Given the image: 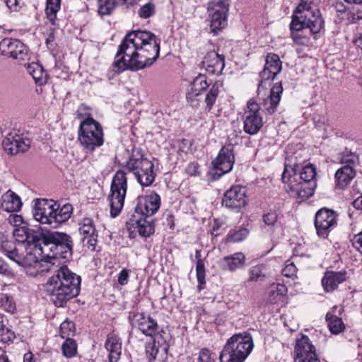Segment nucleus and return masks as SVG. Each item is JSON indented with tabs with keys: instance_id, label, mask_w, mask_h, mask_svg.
Listing matches in <instances>:
<instances>
[{
	"instance_id": "1",
	"label": "nucleus",
	"mask_w": 362,
	"mask_h": 362,
	"mask_svg": "<svg viewBox=\"0 0 362 362\" xmlns=\"http://www.w3.org/2000/svg\"><path fill=\"white\" fill-rule=\"evenodd\" d=\"M159 53L160 40L153 33L139 30L129 32L118 46L112 69L116 73L143 69L151 66Z\"/></svg>"
},
{
	"instance_id": "2",
	"label": "nucleus",
	"mask_w": 362,
	"mask_h": 362,
	"mask_svg": "<svg viewBox=\"0 0 362 362\" xmlns=\"http://www.w3.org/2000/svg\"><path fill=\"white\" fill-rule=\"evenodd\" d=\"M53 271L54 274L51 276L45 284V291L50 300L57 307H62L68 300L79 293L81 277L72 272L66 266L58 267H46L42 269Z\"/></svg>"
},
{
	"instance_id": "3",
	"label": "nucleus",
	"mask_w": 362,
	"mask_h": 362,
	"mask_svg": "<svg viewBox=\"0 0 362 362\" xmlns=\"http://www.w3.org/2000/svg\"><path fill=\"white\" fill-rule=\"evenodd\" d=\"M37 244L42 249L40 267L45 264V267H60L59 259H69L71 257L73 243L69 235L59 232H46L41 234Z\"/></svg>"
},
{
	"instance_id": "4",
	"label": "nucleus",
	"mask_w": 362,
	"mask_h": 362,
	"mask_svg": "<svg viewBox=\"0 0 362 362\" xmlns=\"http://www.w3.org/2000/svg\"><path fill=\"white\" fill-rule=\"evenodd\" d=\"M123 167L132 173L142 187H149L155 181L158 173V163L145 158L140 148H133Z\"/></svg>"
},
{
	"instance_id": "5",
	"label": "nucleus",
	"mask_w": 362,
	"mask_h": 362,
	"mask_svg": "<svg viewBox=\"0 0 362 362\" xmlns=\"http://www.w3.org/2000/svg\"><path fill=\"white\" fill-rule=\"evenodd\" d=\"M254 347L251 334L243 332L228 339L219 356L220 362H244Z\"/></svg>"
},
{
	"instance_id": "6",
	"label": "nucleus",
	"mask_w": 362,
	"mask_h": 362,
	"mask_svg": "<svg viewBox=\"0 0 362 362\" xmlns=\"http://www.w3.org/2000/svg\"><path fill=\"white\" fill-rule=\"evenodd\" d=\"M323 27V21L315 5L302 1L296 8L290 24L291 33H299L308 28L314 33H318Z\"/></svg>"
},
{
	"instance_id": "7",
	"label": "nucleus",
	"mask_w": 362,
	"mask_h": 362,
	"mask_svg": "<svg viewBox=\"0 0 362 362\" xmlns=\"http://www.w3.org/2000/svg\"><path fill=\"white\" fill-rule=\"evenodd\" d=\"M294 165L285 164L281 180L284 183V189L292 197L305 199L311 197L317 187L316 181L307 182L300 180Z\"/></svg>"
},
{
	"instance_id": "8",
	"label": "nucleus",
	"mask_w": 362,
	"mask_h": 362,
	"mask_svg": "<svg viewBox=\"0 0 362 362\" xmlns=\"http://www.w3.org/2000/svg\"><path fill=\"white\" fill-rule=\"evenodd\" d=\"M11 242L6 241L3 243L2 248L5 251V255L11 260L16 262L23 267H40V259H42V249L40 245L37 244V240L31 243H28L27 247L23 246L26 251L24 255L19 252L20 248L14 247L11 248Z\"/></svg>"
},
{
	"instance_id": "9",
	"label": "nucleus",
	"mask_w": 362,
	"mask_h": 362,
	"mask_svg": "<svg viewBox=\"0 0 362 362\" xmlns=\"http://www.w3.org/2000/svg\"><path fill=\"white\" fill-rule=\"evenodd\" d=\"M127 189V177L123 170H117L112 179L110 194L108 197L110 206V216L117 217L124 206Z\"/></svg>"
},
{
	"instance_id": "10",
	"label": "nucleus",
	"mask_w": 362,
	"mask_h": 362,
	"mask_svg": "<svg viewBox=\"0 0 362 362\" xmlns=\"http://www.w3.org/2000/svg\"><path fill=\"white\" fill-rule=\"evenodd\" d=\"M229 6L228 0H210L208 3V20L214 34H217L227 26Z\"/></svg>"
},
{
	"instance_id": "11",
	"label": "nucleus",
	"mask_w": 362,
	"mask_h": 362,
	"mask_svg": "<svg viewBox=\"0 0 362 362\" xmlns=\"http://www.w3.org/2000/svg\"><path fill=\"white\" fill-rule=\"evenodd\" d=\"M0 52L4 56L11 57L19 62L30 60L28 47L18 39L4 38L0 42Z\"/></svg>"
},
{
	"instance_id": "12",
	"label": "nucleus",
	"mask_w": 362,
	"mask_h": 362,
	"mask_svg": "<svg viewBox=\"0 0 362 362\" xmlns=\"http://www.w3.org/2000/svg\"><path fill=\"white\" fill-rule=\"evenodd\" d=\"M235 163V155L231 146H223L220 150L217 157L212 161L213 177L218 179L222 175L229 173Z\"/></svg>"
},
{
	"instance_id": "13",
	"label": "nucleus",
	"mask_w": 362,
	"mask_h": 362,
	"mask_svg": "<svg viewBox=\"0 0 362 362\" xmlns=\"http://www.w3.org/2000/svg\"><path fill=\"white\" fill-rule=\"evenodd\" d=\"M263 126V119L259 112V105L254 100L247 102L244 115V131L249 134H256Z\"/></svg>"
},
{
	"instance_id": "14",
	"label": "nucleus",
	"mask_w": 362,
	"mask_h": 362,
	"mask_svg": "<svg viewBox=\"0 0 362 362\" xmlns=\"http://www.w3.org/2000/svg\"><path fill=\"white\" fill-rule=\"evenodd\" d=\"M160 206V197L155 192L146 196H140L136 199L135 214L144 217H149L155 214Z\"/></svg>"
},
{
	"instance_id": "15",
	"label": "nucleus",
	"mask_w": 362,
	"mask_h": 362,
	"mask_svg": "<svg viewBox=\"0 0 362 362\" xmlns=\"http://www.w3.org/2000/svg\"><path fill=\"white\" fill-rule=\"evenodd\" d=\"M57 203L52 200L37 199L33 207L34 218L42 224H48L54 228V213Z\"/></svg>"
},
{
	"instance_id": "16",
	"label": "nucleus",
	"mask_w": 362,
	"mask_h": 362,
	"mask_svg": "<svg viewBox=\"0 0 362 362\" xmlns=\"http://www.w3.org/2000/svg\"><path fill=\"white\" fill-rule=\"evenodd\" d=\"M337 225L335 213L327 209L319 210L315 215V226L320 237L325 238Z\"/></svg>"
},
{
	"instance_id": "17",
	"label": "nucleus",
	"mask_w": 362,
	"mask_h": 362,
	"mask_svg": "<svg viewBox=\"0 0 362 362\" xmlns=\"http://www.w3.org/2000/svg\"><path fill=\"white\" fill-rule=\"evenodd\" d=\"M281 68L282 63L277 54L269 53L267 55L264 69L259 74L260 81L258 86L259 92L266 81H273L275 78L277 74L281 71Z\"/></svg>"
},
{
	"instance_id": "18",
	"label": "nucleus",
	"mask_w": 362,
	"mask_h": 362,
	"mask_svg": "<svg viewBox=\"0 0 362 362\" xmlns=\"http://www.w3.org/2000/svg\"><path fill=\"white\" fill-rule=\"evenodd\" d=\"M295 362L319 358L315 346L305 334H300L296 339L294 347Z\"/></svg>"
},
{
	"instance_id": "19",
	"label": "nucleus",
	"mask_w": 362,
	"mask_h": 362,
	"mask_svg": "<svg viewBox=\"0 0 362 362\" xmlns=\"http://www.w3.org/2000/svg\"><path fill=\"white\" fill-rule=\"evenodd\" d=\"M77 115L83 119L78 129V140L81 146L89 148L90 146V113L89 108L81 105L77 110Z\"/></svg>"
},
{
	"instance_id": "20",
	"label": "nucleus",
	"mask_w": 362,
	"mask_h": 362,
	"mask_svg": "<svg viewBox=\"0 0 362 362\" xmlns=\"http://www.w3.org/2000/svg\"><path fill=\"white\" fill-rule=\"evenodd\" d=\"M30 141L22 135L8 134L2 142L4 150L10 155L25 152L30 147Z\"/></svg>"
},
{
	"instance_id": "21",
	"label": "nucleus",
	"mask_w": 362,
	"mask_h": 362,
	"mask_svg": "<svg viewBox=\"0 0 362 362\" xmlns=\"http://www.w3.org/2000/svg\"><path fill=\"white\" fill-rule=\"evenodd\" d=\"M245 189L239 185L231 187L227 190L222 200V204L227 208L240 209L246 204Z\"/></svg>"
},
{
	"instance_id": "22",
	"label": "nucleus",
	"mask_w": 362,
	"mask_h": 362,
	"mask_svg": "<svg viewBox=\"0 0 362 362\" xmlns=\"http://www.w3.org/2000/svg\"><path fill=\"white\" fill-rule=\"evenodd\" d=\"M134 324L141 332L151 338L158 333L159 327L156 320L144 313L134 315Z\"/></svg>"
},
{
	"instance_id": "23",
	"label": "nucleus",
	"mask_w": 362,
	"mask_h": 362,
	"mask_svg": "<svg viewBox=\"0 0 362 362\" xmlns=\"http://www.w3.org/2000/svg\"><path fill=\"white\" fill-rule=\"evenodd\" d=\"M127 227L131 237H134L133 233L136 231L143 237H148L154 233V226L151 221H147L146 217L136 218V215L127 222Z\"/></svg>"
},
{
	"instance_id": "24",
	"label": "nucleus",
	"mask_w": 362,
	"mask_h": 362,
	"mask_svg": "<svg viewBox=\"0 0 362 362\" xmlns=\"http://www.w3.org/2000/svg\"><path fill=\"white\" fill-rule=\"evenodd\" d=\"M202 66L208 73L218 75L225 66V57L215 51L209 52L204 57Z\"/></svg>"
},
{
	"instance_id": "25",
	"label": "nucleus",
	"mask_w": 362,
	"mask_h": 362,
	"mask_svg": "<svg viewBox=\"0 0 362 362\" xmlns=\"http://www.w3.org/2000/svg\"><path fill=\"white\" fill-rule=\"evenodd\" d=\"M209 86L206 80V76L204 74H199L191 82L189 88L186 94V99L192 105H194L198 97L207 87Z\"/></svg>"
},
{
	"instance_id": "26",
	"label": "nucleus",
	"mask_w": 362,
	"mask_h": 362,
	"mask_svg": "<svg viewBox=\"0 0 362 362\" xmlns=\"http://www.w3.org/2000/svg\"><path fill=\"white\" fill-rule=\"evenodd\" d=\"M346 278L347 273L346 271H328L325 272L322 279V285L326 292H331L334 291L339 284L345 281Z\"/></svg>"
},
{
	"instance_id": "27",
	"label": "nucleus",
	"mask_w": 362,
	"mask_h": 362,
	"mask_svg": "<svg viewBox=\"0 0 362 362\" xmlns=\"http://www.w3.org/2000/svg\"><path fill=\"white\" fill-rule=\"evenodd\" d=\"M105 347L109 353V362H118L122 354L121 339L115 334H108Z\"/></svg>"
},
{
	"instance_id": "28",
	"label": "nucleus",
	"mask_w": 362,
	"mask_h": 362,
	"mask_svg": "<svg viewBox=\"0 0 362 362\" xmlns=\"http://www.w3.org/2000/svg\"><path fill=\"white\" fill-rule=\"evenodd\" d=\"M21 198L13 192L8 190L1 197V208L8 212L18 211L21 209Z\"/></svg>"
},
{
	"instance_id": "29",
	"label": "nucleus",
	"mask_w": 362,
	"mask_h": 362,
	"mask_svg": "<svg viewBox=\"0 0 362 362\" xmlns=\"http://www.w3.org/2000/svg\"><path fill=\"white\" fill-rule=\"evenodd\" d=\"M282 92L283 88L281 82L275 83L271 88L269 97L264 101V105L269 113L272 114L275 112L280 102Z\"/></svg>"
},
{
	"instance_id": "30",
	"label": "nucleus",
	"mask_w": 362,
	"mask_h": 362,
	"mask_svg": "<svg viewBox=\"0 0 362 362\" xmlns=\"http://www.w3.org/2000/svg\"><path fill=\"white\" fill-rule=\"evenodd\" d=\"M140 0H98V13L100 16L110 14L116 6L126 4L132 6Z\"/></svg>"
},
{
	"instance_id": "31",
	"label": "nucleus",
	"mask_w": 362,
	"mask_h": 362,
	"mask_svg": "<svg viewBox=\"0 0 362 362\" xmlns=\"http://www.w3.org/2000/svg\"><path fill=\"white\" fill-rule=\"evenodd\" d=\"M245 257L242 252H236L230 256L223 257L220 266L223 270L235 271L245 264Z\"/></svg>"
},
{
	"instance_id": "32",
	"label": "nucleus",
	"mask_w": 362,
	"mask_h": 362,
	"mask_svg": "<svg viewBox=\"0 0 362 362\" xmlns=\"http://www.w3.org/2000/svg\"><path fill=\"white\" fill-rule=\"evenodd\" d=\"M73 212V206L70 204H64L61 208L57 204L54 213V228H57L61 224L67 221Z\"/></svg>"
},
{
	"instance_id": "33",
	"label": "nucleus",
	"mask_w": 362,
	"mask_h": 362,
	"mask_svg": "<svg viewBox=\"0 0 362 362\" xmlns=\"http://www.w3.org/2000/svg\"><path fill=\"white\" fill-rule=\"evenodd\" d=\"M287 293V288L281 284H272L270 285L268 291L267 300L272 304L283 302Z\"/></svg>"
},
{
	"instance_id": "34",
	"label": "nucleus",
	"mask_w": 362,
	"mask_h": 362,
	"mask_svg": "<svg viewBox=\"0 0 362 362\" xmlns=\"http://www.w3.org/2000/svg\"><path fill=\"white\" fill-rule=\"evenodd\" d=\"M355 175L356 172L354 169L347 166H342L337 170L334 177L337 185L340 187H344L353 180Z\"/></svg>"
},
{
	"instance_id": "35",
	"label": "nucleus",
	"mask_w": 362,
	"mask_h": 362,
	"mask_svg": "<svg viewBox=\"0 0 362 362\" xmlns=\"http://www.w3.org/2000/svg\"><path fill=\"white\" fill-rule=\"evenodd\" d=\"M223 86V83L219 81L214 82L210 87L205 97L206 107L205 110L208 112L211 111L214 107L216 99L220 93L221 88Z\"/></svg>"
},
{
	"instance_id": "36",
	"label": "nucleus",
	"mask_w": 362,
	"mask_h": 362,
	"mask_svg": "<svg viewBox=\"0 0 362 362\" xmlns=\"http://www.w3.org/2000/svg\"><path fill=\"white\" fill-rule=\"evenodd\" d=\"M195 259H196V276L198 281V289L199 291L202 290L204 288L206 284L205 281V265L204 261L202 259L201 252L199 250L195 251Z\"/></svg>"
},
{
	"instance_id": "37",
	"label": "nucleus",
	"mask_w": 362,
	"mask_h": 362,
	"mask_svg": "<svg viewBox=\"0 0 362 362\" xmlns=\"http://www.w3.org/2000/svg\"><path fill=\"white\" fill-rule=\"evenodd\" d=\"M27 71L36 83L42 85L47 82V73L44 71L42 66L38 63L29 64L27 66Z\"/></svg>"
},
{
	"instance_id": "38",
	"label": "nucleus",
	"mask_w": 362,
	"mask_h": 362,
	"mask_svg": "<svg viewBox=\"0 0 362 362\" xmlns=\"http://www.w3.org/2000/svg\"><path fill=\"white\" fill-rule=\"evenodd\" d=\"M104 133L101 124L92 118V151L104 144Z\"/></svg>"
},
{
	"instance_id": "39",
	"label": "nucleus",
	"mask_w": 362,
	"mask_h": 362,
	"mask_svg": "<svg viewBox=\"0 0 362 362\" xmlns=\"http://www.w3.org/2000/svg\"><path fill=\"white\" fill-rule=\"evenodd\" d=\"M61 8V0H46L45 13L52 25H56L57 14Z\"/></svg>"
},
{
	"instance_id": "40",
	"label": "nucleus",
	"mask_w": 362,
	"mask_h": 362,
	"mask_svg": "<svg viewBox=\"0 0 362 362\" xmlns=\"http://www.w3.org/2000/svg\"><path fill=\"white\" fill-rule=\"evenodd\" d=\"M326 320L329 331L334 334H338L345 329V325L341 318L334 315L332 313H327Z\"/></svg>"
},
{
	"instance_id": "41",
	"label": "nucleus",
	"mask_w": 362,
	"mask_h": 362,
	"mask_svg": "<svg viewBox=\"0 0 362 362\" xmlns=\"http://www.w3.org/2000/svg\"><path fill=\"white\" fill-rule=\"evenodd\" d=\"M79 233L83 235L82 241H86L87 245H90V218H83L78 223Z\"/></svg>"
},
{
	"instance_id": "42",
	"label": "nucleus",
	"mask_w": 362,
	"mask_h": 362,
	"mask_svg": "<svg viewBox=\"0 0 362 362\" xmlns=\"http://www.w3.org/2000/svg\"><path fill=\"white\" fill-rule=\"evenodd\" d=\"M249 234V231L245 228H240L238 230H230L227 236L228 242L238 243L245 240Z\"/></svg>"
},
{
	"instance_id": "43",
	"label": "nucleus",
	"mask_w": 362,
	"mask_h": 362,
	"mask_svg": "<svg viewBox=\"0 0 362 362\" xmlns=\"http://www.w3.org/2000/svg\"><path fill=\"white\" fill-rule=\"evenodd\" d=\"M74 323L69 320L64 321L59 327V334L62 338L68 339L70 337L74 336L75 333Z\"/></svg>"
},
{
	"instance_id": "44",
	"label": "nucleus",
	"mask_w": 362,
	"mask_h": 362,
	"mask_svg": "<svg viewBox=\"0 0 362 362\" xmlns=\"http://www.w3.org/2000/svg\"><path fill=\"white\" fill-rule=\"evenodd\" d=\"M341 163L343 166H347L354 169L358 163V156L357 154L346 151L342 153Z\"/></svg>"
},
{
	"instance_id": "45",
	"label": "nucleus",
	"mask_w": 362,
	"mask_h": 362,
	"mask_svg": "<svg viewBox=\"0 0 362 362\" xmlns=\"http://www.w3.org/2000/svg\"><path fill=\"white\" fill-rule=\"evenodd\" d=\"M0 306L5 311L13 313L16 310V303L13 298L7 294H2L0 297Z\"/></svg>"
},
{
	"instance_id": "46",
	"label": "nucleus",
	"mask_w": 362,
	"mask_h": 362,
	"mask_svg": "<svg viewBox=\"0 0 362 362\" xmlns=\"http://www.w3.org/2000/svg\"><path fill=\"white\" fill-rule=\"evenodd\" d=\"M316 169L313 165L308 164L303 168L299 179L307 182L316 181Z\"/></svg>"
},
{
	"instance_id": "47",
	"label": "nucleus",
	"mask_w": 362,
	"mask_h": 362,
	"mask_svg": "<svg viewBox=\"0 0 362 362\" xmlns=\"http://www.w3.org/2000/svg\"><path fill=\"white\" fill-rule=\"evenodd\" d=\"M62 349L65 357H74L76 354V344L72 339L68 338L62 344Z\"/></svg>"
},
{
	"instance_id": "48",
	"label": "nucleus",
	"mask_w": 362,
	"mask_h": 362,
	"mask_svg": "<svg viewBox=\"0 0 362 362\" xmlns=\"http://www.w3.org/2000/svg\"><path fill=\"white\" fill-rule=\"evenodd\" d=\"M267 268L264 264H258L252 267L250 270V279L257 281L266 276Z\"/></svg>"
},
{
	"instance_id": "49",
	"label": "nucleus",
	"mask_w": 362,
	"mask_h": 362,
	"mask_svg": "<svg viewBox=\"0 0 362 362\" xmlns=\"http://www.w3.org/2000/svg\"><path fill=\"white\" fill-rule=\"evenodd\" d=\"M13 234L16 240L21 243L20 247H22L23 246H25L24 243L28 238V228L25 226L16 228Z\"/></svg>"
},
{
	"instance_id": "50",
	"label": "nucleus",
	"mask_w": 362,
	"mask_h": 362,
	"mask_svg": "<svg viewBox=\"0 0 362 362\" xmlns=\"http://www.w3.org/2000/svg\"><path fill=\"white\" fill-rule=\"evenodd\" d=\"M156 13L155 4L152 2H148L141 6L138 11V15L140 18L146 19L153 16Z\"/></svg>"
},
{
	"instance_id": "51",
	"label": "nucleus",
	"mask_w": 362,
	"mask_h": 362,
	"mask_svg": "<svg viewBox=\"0 0 362 362\" xmlns=\"http://www.w3.org/2000/svg\"><path fill=\"white\" fill-rule=\"evenodd\" d=\"M159 349L156 340L153 339L151 342L146 345V354L149 362L155 361Z\"/></svg>"
},
{
	"instance_id": "52",
	"label": "nucleus",
	"mask_w": 362,
	"mask_h": 362,
	"mask_svg": "<svg viewBox=\"0 0 362 362\" xmlns=\"http://www.w3.org/2000/svg\"><path fill=\"white\" fill-rule=\"evenodd\" d=\"M297 267L293 262L288 260L286 262L281 272L284 276L294 279L297 277Z\"/></svg>"
},
{
	"instance_id": "53",
	"label": "nucleus",
	"mask_w": 362,
	"mask_h": 362,
	"mask_svg": "<svg viewBox=\"0 0 362 362\" xmlns=\"http://www.w3.org/2000/svg\"><path fill=\"white\" fill-rule=\"evenodd\" d=\"M15 338L14 333L3 325L0 328V339L4 343L12 342Z\"/></svg>"
},
{
	"instance_id": "54",
	"label": "nucleus",
	"mask_w": 362,
	"mask_h": 362,
	"mask_svg": "<svg viewBox=\"0 0 362 362\" xmlns=\"http://www.w3.org/2000/svg\"><path fill=\"white\" fill-rule=\"evenodd\" d=\"M262 219L266 225L274 226L277 221L278 215L275 211H269L263 215Z\"/></svg>"
},
{
	"instance_id": "55",
	"label": "nucleus",
	"mask_w": 362,
	"mask_h": 362,
	"mask_svg": "<svg viewBox=\"0 0 362 362\" xmlns=\"http://www.w3.org/2000/svg\"><path fill=\"white\" fill-rule=\"evenodd\" d=\"M293 42L299 45H308L310 41L309 37L303 35L300 33L293 32L291 33Z\"/></svg>"
},
{
	"instance_id": "56",
	"label": "nucleus",
	"mask_w": 362,
	"mask_h": 362,
	"mask_svg": "<svg viewBox=\"0 0 362 362\" xmlns=\"http://www.w3.org/2000/svg\"><path fill=\"white\" fill-rule=\"evenodd\" d=\"M185 172L190 176H199L201 173L200 166L196 162L189 163L185 168Z\"/></svg>"
},
{
	"instance_id": "57",
	"label": "nucleus",
	"mask_w": 362,
	"mask_h": 362,
	"mask_svg": "<svg viewBox=\"0 0 362 362\" xmlns=\"http://www.w3.org/2000/svg\"><path fill=\"white\" fill-rule=\"evenodd\" d=\"M198 362H214L211 357L210 351L207 349H202L199 354Z\"/></svg>"
},
{
	"instance_id": "58",
	"label": "nucleus",
	"mask_w": 362,
	"mask_h": 362,
	"mask_svg": "<svg viewBox=\"0 0 362 362\" xmlns=\"http://www.w3.org/2000/svg\"><path fill=\"white\" fill-rule=\"evenodd\" d=\"M129 278V271L127 269H123L117 276L118 284L121 286H124L128 284Z\"/></svg>"
},
{
	"instance_id": "59",
	"label": "nucleus",
	"mask_w": 362,
	"mask_h": 362,
	"mask_svg": "<svg viewBox=\"0 0 362 362\" xmlns=\"http://www.w3.org/2000/svg\"><path fill=\"white\" fill-rule=\"evenodd\" d=\"M8 221L10 224L13 225L16 228L21 227V226L23 223V217L18 214H11Z\"/></svg>"
},
{
	"instance_id": "60",
	"label": "nucleus",
	"mask_w": 362,
	"mask_h": 362,
	"mask_svg": "<svg viewBox=\"0 0 362 362\" xmlns=\"http://www.w3.org/2000/svg\"><path fill=\"white\" fill-rule=\"evenodd\" d=\"M352 245L357 251L362 254V231L354 235Z\"/></svg>"
},
{
	"instance_id": "61",
	"label": "nucleus",
	"mask_w": 362,
	"mask_h": 362,
	"mask_svg": "<svg viewBox=\"0 0 362 362\" xmlns=\"http://www.w3.org/2000/svg\"><path fill=\"white\" fill-rule=\"evenodd\" d=\"M362 18V12H349L347 13V19L350 23H355Z\"/></svg>"
},
{
	"instance_id": "62",
	"label": "nucleus",
	"mask_w": 362,
	"mask_h": 362,
	"mask_svg": "<svg viewBox=\"0 0 362 362\" xmlns=\"http://www.w3.org/2000/svg\"><path fill=\"white\" fill-rule=\"evenodd\" d=\"M0 274L6 276L12 274L11 272L9 270L8 265L1 258H0Z\"/></svg>"
},
{
	"instance_id": "63",
	"label": "nucleus",
	"mask_w": 362,
	"mask_h": 362,
	"mask_svg": "<svg viewBox=\"0 0 362 362\" xmlns=\"http://www.w3.org/2000/svg\"><path fill=\"white\" fill-rule=\"evenodd\" d=\"M6 4L7 6L13 11H18L20 8L18 0H6Z\"/></svg>"
},
{
	"instance_id": "64",
	"label": "nucleus",
	"mask_w": 362,
	"mask_h": 362,
	"mask_svg": "<svg viewBox=\"0 0 362 362\" xmlns=\"http://www.w3.org/2000/svg\"><path fill=\"white\" fill-rule=\"evenodd\" d=\"M353 206L356 209L362 210V196L358 197L353 202Z\"/></svg>"
}]
</instances>
